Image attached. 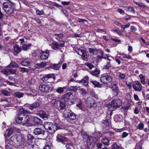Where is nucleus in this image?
Here are the masks:
<instances>
[{
    "mask_svg": "<svg viewBox=\"0 0 149 149\" xmlns=\"http://www.w3.org/2000/svg\"><path fill=\"white\" fill-rule=\"evenodd\" d=\"M97 59L98 60H101L102 58L107 60L109 61H111L112 59H113V57L111 55H109L108 54L105 55L104 56L98 55L97 56Z\"/></svg>",
    "mask_w": 149,
    "mask_h": 149,
    "instance_id": "obj_16",
    "label": "nucleus"
},
{
    "mask_svg": "<svg viewBox=\"0 0 149 149\" xmlns=\"http://www.w3.org/2000/svg\"><path fill=\"white\" fill-rule=\"evenodd\" d=\"M20 71L22 72H27L28 71V69L24 68L19 67Z\"/></svg>",
    "mask_w": 149,
    "mask_h": 149,
    "instance_id": "obj_50",
    "label": "nucleus"
},
{
    "mask_svg": "<svg viewBox=\"0 0 149 149\" xmlns=\"http://www.w3.org/2000/svg\"><path fill=\"white\" fill-rule=\"evenodd\" d=\"M122 147L120 146H118L116 143H114L111 146V148L113 149H121Z\"/></svg>",
    "mask_w": 149,
    "mask_h": 149,
    "instance_id": "obj_41",
    "label": "nucleus"
},
{
    "mask_svg": "<svg viewBox=\"0 0 149 149\" xmlns=\"http://www.w3.org/2000/svg\"><path fill=\"white\" fill-rule=\"evenodd\" d=\"M90 94L91 95L94 97L95 99H98V96L93 91H91L90 93Z\"/></svg>",
    "mask_w": 149,
    "mask_h": 149,
    "instance_id": "obj_52",
    "label": "nucleus"
},
{
    "mask_svg": "<svg viewBox=\"0 0 149 149\" xmlns=\"http://www.w3.org/2000/svg\"><path fill=\"white\" fill-rule=\"evenodd\" d=\"M78 87L77 86H71L69 87L68 88V89L69 91H73L76 92L78 89Z\"/></svg>",
    "mask_w": 149,
    "mask_h": 149,
    "instance_id": "obj_39",
    "label": "nucleus"
},
{
    "mask_svg": "<svg viewBox=\"0 0 149 149\" xmlns=\"http://www.w3.org/2000/svg\"><path fill=\"white\" fill-rule=\"evenodd\" d=\"M29 83L31 84H34L36 82V81L35 79L33 78H31L29 80Z\"/></svg>",
    "mask_w": 149,
    "mask_h": 149,
    "instance_id": "obj_59",
    "label": "nucleus"
},
{
    "mask_svg": "<svg viewBox=\"0 0 149 149\" xmlns=\"http://www.w3.org/2000/svg\"><path fill=\"white\" fill-rule=\"evenodd\" d=\"M134 3H135L136 5H138L139 7L143 8L144 7V5L142 3H138L135 1H134Z\"/></svg>",
    "mask_w": 149,
    "mask_h": 149,
    "instance_id": "obj_54",
    "label": "nucleus"
},
{
    "mask_svg": "<svg viewBox=\"0 0 149 149\" xmlns=\"http://www.w3.org/2000/svg\"><path fill=\"white\" fill-rule=\"evenodd\" d=\"M14 52L17 54H18L21 51V48L17 45H15L14 47Z\"/></svg>",
    "mask_w": 149,
    "mask_h": 149,
    "instance_id": "obj_32",
    "label": "nucleus"
},
{
    "mask_svg": "<svg viewBox=\"0 0 149 149\" xmlns=\"http://www.w3.org/2000/svg\"><path fill=\"white\" fill-rule=\"evenodd\" d=\"M44 11L42 10H36V13L38 15H43L44 14Z\"/></svg>",
    "mask_w": 149,
    "mask_h": 149,
    "instance_id": "obj_57",
    "label": "nucleus"
},
{
    "mask_svg": "<svg viewBox=\"0 0 149 149\" xmlns=\"http://www.w3.org/2000/svg\"><path fill=\"white\" fill-rule=\"evenodd\" d=\"M38 113L42 118L45 119H47L48 118L47 115L45 111H39Z\"/></svg>",
    "mask_w": 149,
    "mask_h": 149,
    "instance_id": "obj_26",
    "label": "nucleus"
},
{
    "mask_svg": "<svg viewBox=\"0 0 149 149\" xmlns=\"http://www.w3.org/2000/svg\"><path fill=\"white\" fill-rule=\"evenodd\" d=\"M36 65L39 68H42L44 67L45 64L43 62H42L40 63H37Z\"/></svg>",
    "mask_w": 149,
    "mask_h": 149,
    "instance_id": "obj_51",
    "label": "nucleus"
},
{
    "mask_svg": "<svg viewBox=\"0 0 149 149\" xmlns=\"http://www.w3.org/2000/svg\"><path fill=\"white\" fill-rule=\"evenodd\" d=\"M125 8H127V11H128L133 13H134L135 12V10H134V8L132 7L131 6H125Z\"/></svg>",
    "mask_w": 149,
    "mask_h": 149,
    "instance_id": "obj_45",
    "label": "nucleus"
},
{
    "mask_svg": "<svg viewBox=\"0 0 149 149\" xmlns=\"http://www.w3.org/2000/svg\"><path fill=\"white\" fill-rule=\"evenodd\" d=\"M90 82L95 87L101 88L102 87V85L96 81L91 80Z\"/></svg>",
    "mask_w": 149,
    "mask_h": 149,
    "instance_id": "obj_30",
    "label": "nucleus"
},
{
    "mask_svg": "<svg viewBox=\"0 0 149 149\" xmlns=\"http://www.w3.org/2000/svg\"><path fill=\"white\" fill-rule=\"evenodd\" d=\"M45 131L40 128H36L33 130V133L36 135H44Z\"/></svg>",
    "mask_w": 149,
    "mask_h": 149,
    "instance_id": "obj_14",
    "label": "nucleus"
},
{
    "mask_svg": "<svg viewBox=\"0 0 149 149\" xmlns=\"http://www.w3.org/2000/svg\"><path fill=\"white\" fill-rule=\"evenodd\" d=\"M89 78L88 76H86L84 77V79L81 80V83L83 84V85L85 86H88V83Z\"/></svg>",
    "mask_w": 149,
    "mask_h": 149,
    "instance_id": "obj_24",
    "label": "nucleus"
},
{
    "mask_svg": "<svg viewBox=\"0 0 149 149\" xmlns=\"http://www.w3.org/2000/svg\"><path fill=\"white\" fill-rule=\"evenodd\" d=\"M118 77L121 79H123L125 77V75L124 74L120 73Z\"/></svg>",
    "mask_w": 149,
    "mask_h": 149,
    "instance_id": "obj_58",
    "label": "nucleus"
},
{
    "mask_svg": "<svg viewBox=\"0 0 149 149\" xmlns=\"http://www.w3.org/2000/svg\"><path fill=\"white\" fill-rule=\"evenodd\" d=\"M37 95L36 92L35 90L32 89L30 91V93L27 94L28 95L34 96Z\"/></svg>",
    "mask_w": 149,
    "mask_h": 149,
    "instance_id": "obj_43",
    "label": "nucleus"
},
{
    "mask_svg": "<svg viewBox=\"0 0 149 149\" xmlns=\"http://www.w3.org/2000/svg\"><path fill=\"white\" fill-rule=\"evenodd\" d=\"M77 21L79 23H81V22L84 23V22H88L87 20L86 19H80V18L78 19L77 20Z\"/></svg>",
    "mask_w": 149,
    "mask_h": 149,
    "instance_id": "obj_55",
    "label": "nucleus"
},
{
    "mask_svg": "<svg viewBox=\"0 0 149 149\" xmlns=\"http://www.w3.org/2000/svg\"><path fill=\"white\" fill-rule=\"evenodd\" d=\"M31 61L30 58H26L24 59L21 62V64L22 66H29L30 65Z\"/></svg>",
    "mask_w": 149,
    "mask_h": 149,
    "instance_id": "obj_19",
    "label": "nucleus"
},
{
    "mask_svg": "<svg viewBox=\"0 0 149 149\" xmlns=\"http://www.w3.org/2000/svg\"><path fill=\"white\" fill-rule=\"evenodd\" d=\"M27 143L30 145V144L32 143L33 140L34 139V138L33 135L28 134L27 136Z\"/></svg>",
    "mask_w": 149,
    "mask_h": 149,
    "instance_id": "obj_27",
    "label": "nucleus"
},
{
    "mask_svg": "<svg viewBox=\"0 0 149 149\" xmlns=\"http://www.w3.org/2000/svg\"><path fill=\"white\" fill-rule=\"evenodd\" d=\"M1 93L3 95L6 96H9L10 95V93L5 90L2 91Z\"/></svg>",
    "mask_w": 149,
    "mask_h": 149,
    "instance_id": "obj_47",
    "label": "nucleus"
},
{
    "mask_svg": "<svg viewBox=\"0 0 149 149\" xmlns=\"http://www.w3.org/2000/svg\"><path fill=\"white\" fill-rule=\"evenodd\" d=\"M100 80L104 84H107L111 82L113 80L112 77L109 75L102 76L100 78Z\"/></svg>",
    "mask_w": 149,
    "mask_h": 149,
    "instance_id": "obj_10",
    "label": "nucleus"
},
{
    "mask_svg": "<svg viewBox=\"0 0 149 149\" xmlns=\"http://www.w3.org/2000/svg\"><path fill=\"white\" fill-rule=\"evenodd\" d=\"M122 105V101L119 99L114 100L112 101L111 102L109 103L107 105L109 110L111 111H113L115 109L119 108Z\"/></svg>",
    "mask_w": 149,
    "mask_h": 149,
    "instance_id": "obj_2",
    "label": "nucleus"
},
{
    "mask_svg": "<svg viewBox=\"0 0 149 149\" xmlns=\"http://www.w3.org/2000/svg\"><path fill=\"white\" fill-rule=\"evenodd\" d=\"M120 54L122 56L123 58H126L128 59H132V58L130 55H127L124 53H120Z\"/></svg>",
    "mask_w": 149,
    "mask_h": 149,
    "instance_id": "obj_38",
    "label": "nucleus"
},
{
    "mask_svg": "<svg viewBox=\"0 0 149 149\" xmlns=\"http://www.w3.org/2000/svg\"><path fill=\"white\" fill-rule=\"evenodd\" d=\"M66 87H59L56 90V91L59 94H62L64 91V90L66 89Z\"/></svg>",
    "mask_w": 149,
    "mask_h": 149,
    "instance_id": "obj_34",
    "label": "nucleus"
},
{
    "mask_svg": "<svg viewBox=\"0 0 149 149\" xmlns=\"http://www.w3.org/2000/svg\"><path fill=\"white\" fill-rule=\"evenodd\" d=\"M95 139L94 137L91 136L88 138L87 143L88 145H90L93 142V139Z\"/></svg>",
    "mask_w": 149,
    "mask_h": 149,
    "instance_id": "obj_36",
    "label": "nucleus"
},
{
    "mask_svg": "<svg viewBox=\"0 0 149 149\" xmlns=\"http://www.w3.org/2000/svg\"><path fill=\"white\" fill-rule=\"evenodd\" d=\"M102 123L105 126H107L109 125V123L108 120L107 119L105 120H103L102 121Z\"/></svg>",
    "mask_w": 149,
    "mask_h": 149,
    "instance_id": "obj_49",
    "label": "nucleus"
},
{
    "mask_svg": "<svg viewBox=\"0 0 149 149\" xmlns=\"http://www.w3.org/2000/svg\"><path fill=\"white\" fill-rule=\"evenodd\" d=\"M28 111L25 110L23 108H21L19 110V113L17 114L15 118V121L17 123H19L21 122V121L23 119V117L26 115V113H28Z\"/></svg>",
    "mask_w": 149,
    "mask_h": 149,
    "instance_id": "obj_5",
    "label": "nucleus"
},
{
    "mask_svg": "<svg viewBox=\"0 0 149 149\" xmlns=\"http://www.w3.org/2000/svg\"><path fill=\"white\" fill-rule=\"evenodd\" d=\"M109 140L106 138H104L102 140V143L107 146L109 145Z\"/></svg>",
    "mask_w": 149,
    "mask_h": 149,
    "instance_id": "obj_40",
    "label": "nucleus"
},
{
    "mask_svg": "<svg viewBox=\"0 0 149 149\" xmlns=\"http://www.w3.org/2000/svg\"><path fill=\"white\" fill-rule=\"evenodd\" d=\"M31 46V44H29L27 45H23L22 46V49L24 51H26L28 49H29Z\"/></svg>",
    "mask_w": 149,
    "mask_h": 149,
    "instance_id": "obj_33",
    "label": "nucleus"
},
{
    "mask_svg": "<svg viewBox=\"0 0 149 149\" xmlns=\"http://www.w3.org/2000/svg\"><path fill=\"white\" fill-rule=\"evenodd\" d=\"M80 91L81 94L82 95H84L86 93V92L85 90L83 88H80Z\"/></svg>",
    "mask_w": 149,
    "mask_h": 149,
    "instance_id": "obj_62",
    "label": "nucleus"
},
{
    "mask_svg": "<svg viewBox=\"0 0 149 149\" xmlns=\"http://www.w3.org/2000/svg\"><path fill=\"white\" fill-rule=\"evenodd\" d=\"M112 67L111 64L110 62H107L106 65L103 66V69L106 70H109Z\"/></svg>",
    "mask_w": 149,
    "mask_h": 149,
    "instance_id": "obj_37",
    "label": "nucleus"
},
{
    "mask_svg": "<svg viewBox=\"0 0 149 149\" xmlns=\"http://www.w3.org/2000/svg\"><path fill=\"white\" fill-rule=\"evenodd\" d=\"M60 67V66L58 64H52L50 66V67L51 68L55 70H58Z\"/></svg>",
    "mask_w": 149,
    "mask_h": 149,
    "instance_id": "obj_35",
    "label": "nucleus"
},
{
    "mask_svg": "<svg viewBox=\"0 0 149 149\" xmlns=\"http://www.w3.org/2000/svg\"><path fill=\"white\" fill-rule=\"evenodd\" d=\"M14 132L15 133H19L20 132L21 130L17 128L13 127Z\"/></svg>",
    "mask_w": 149,
    "mask_h": 149,
    "instance_id": "obj_63",
    "label": "nucleus"
},
{
    "mask_svg": "<svg viewBox=\"0 0 149 149\" xmlns=\"http://www.w3.org/2000/svg\"><path fill=\"white\" fill-rule=\"evenodd\" d=\"M49 56V51L47 50L45 52L42 51L40 54V58L42 60H45L48 58Z\"/></svg>",
    "mask_w": 149,
    "mask_h": 149,
    "instance_id": "obj_20",
    "label": "nucleus"
},
{
    "mask_svg": "<svg viewBox=\"0 0 149 149\" xmlns=\"http://www.w3.org/2000/svg\"><path fill=\"white\" fill-rule=\"evenodd\" d=\"M56 138L57 141L61 142L64 144L66 143V138L64 136L60 134H58L56 136Z\"/></svg>",
    "mask_w": 149,
    "mask_h": 149,
    "instance_id": "obj_13",
    "label": "nucleus"
},
{
    "mask_svg": "<svg viewBox=\"0 0 149 149\" xmlns=\"http://www.w3.org/2000/svg\"><path fill=\"white\" fill-rule=\"evenodd\" d=\"M1 72L2 73L6 75H10V74L9 68L8 69H3L2 70Z\"/></svg>",
    "mask_w": 149,
    "mask_h": 149,
    "instance_id": "obj_42",
    "label": "nucleus"
},
{
    "mask_svg": "<svg viewBox=\"0 0 149 149\" xmlns=\"http://www.w3.org/2000/svg\"><path fill=\"white\" fill-rule=\"evenodd\" d=\"M54 77V74H49L45 75L44 77L42 78V80L44 81H47L49 82H51L52 81L49 82V79L51 78H53Z\"/></svg>",
    "mask_w": 149,
    "mask_h": 149,
    "instance_id": "obj_17",
    "label": "nucleus"
},
{
    "mask_svg": "<svg viewBox=\"0 0 149 149\" xmlns=\"http://www.w3.org/2000/svg\"><path fill=\"white\" fill-rule=\"evenodd\" d=\"M14 132L13 127H12L9 129H8L6 131V133H7V135L9 136L10 134H11L12 132Z\"/></svg>",
    "mask_w": 149,
    "mask_h": 149,
    "instance_id": "obj_44",
    "label": "nucleus"
},
{
    "mask_svg": "<svg viewBox=\"0 0 149 149\" xmlns=\"http://www.w3.org/2000/svg\"><path fill=\"white\" fill-rule=\"evenodd\" d=\"M40 106V104L38 102H36L31 104H25L24 105V107H27L31 110H33L34 109H36Z\"/></svg>",
    "mask_w": 149,
    "mask_h": 149,
    "instance_id": "obj_11",
    "label": "nucleus"
},
{
    "mask_svg": "<svg viewBox=\"0 0 149 149\" xmlns=\"http://www.w3.org/2000/svg\"><path fill=\"white\" fill-rule=\"evenodd\" d=\"M86 106L90 108H92V107L95 108L97 105V103L95 102L93 98L91 97H87L86 101Z\"/></svg>",
    "mask_w": 149,
    "mask_h": 149,
    "instance_id": "obj_8",
    "label": "nucleus"
},
{
    "mask_svg": "<svg viewBox=\"0 0 149 149\" xmlns=\"http://www.w3.org/2000/svg\"><path fill=\"white\" fill-rule=\"evenodd\" d=\"M18 136H21V138L20 139V141H18V142L19 143V146L20 145L21 143L22 142H23L25 140V138L24 136H22V135L20 134H18Z\"/></svg>",
    "mask_w": 149,
    "mask_h": 149,
    "instance_id": "obj_53",
    "label": "nucleus"
},
{
    "mask_svg": "<svg viewBox=\"0 0 149 149\" xmlns=\"http://www.w3.org/2000/svg\"><path fill=\"white\" fill-rule=\"evenodd\" d=\"M10 72V74H16V71L12 69L9 68Z\"/></svg>",
    "mask_w": 149,
    "mask_h": 149,
    "instance_id": "obj_64",
    "label": "nucleus"
},
{
    "mask_svg": "<svg viewBox=\"0 0 149 149\" xmlns=\"http://www.w3.org/2000/svg\"><path fill=\"white\" fill-rule=\"evenodd\" d=\"M100 70L98 69H96L94 70L91 71L90 73L93 75L97 77L100 73Z\"/></svg>",
    "mask_w": 149,
    "mask_h": 149,
    "instance_id": "obj_28",
    "label": "nucleus"
},
{
    "mask_svg": "<svg viewBox=\"0 0 149 149\" xmlns=\"http://www.w3.org/2000/svg\"><path fill=\"white\" fill-rule=\"evenodd\" d=\"M132 86L133 89L135 91H141L142 90V85L138 81H136V85L133 84Z\"/></svg>",
    "mask_w": 149,
    "mask_h": 149,
    "instance_id": "obj_15",
    "label": "nucleus"
},
{
    "mask_svg": "<svg viewBox=\"0 0 149 149\" xmlns=\"http://www.w3.org/2000/svg\"><path fill=\"white\" fill-rule=\"evenodd\" d=\"M49 87L48 85L45 84H42L40 85L39 87V90L42 92H48L49 90Z\"/></svg>",
    "mask_w": 149,
    "mask_h": 149,
    "instance_id": "obj_18",
    "label": "nucleus"
},
{
    "mask_svg": "<svg viewBox=\"0 0 149 149\" xmlns=\"http://www.w3.org/2000/svg\"><path fill=\"white\" fill-rule=\"evenodd\" d=\"M85 65L88 67L90 69H91L94 67V65L90 63H86Z\"/></svg>",
    "mask_w": 149,
    "mask_h": 149,
    "instance_id": "obj_46",
    "label": "nucleus"
},
{
    "mask_svg": "<svg viewBox=\"0 0 149 149\" xmlns=\"http://www.w3.org/2000/svg\"><path fill=\"white\" fill-rule=\"evenodd\" d=\"M21 137L18 136V134H14L8 140L7 143L10 145H15L19 146V143L18 141H20Z\"/></svg>",
    "mask_w": 149,
    "mask_h": 149,
    "instance_id": "obj_3",
    "label": "nucleus"
},
{
    "mask_svg": "<svg viewBox=\"0 0 149 149\" xmlns=\"http://www.w3.org/2000/svg\"><path fill=\"white\" fill-rule=\"evenodd\" d=\"M8 143H7V140L6 139V145L5 148L6 149H11V147L8 145Z\"/></svg>",
    "mask_w": 149,
    "mask_h": 149,
    "instance_id": "obj_60",
    "label": "nucleus"
},
{
    "mask_svg": "<svg viewBox=\"0 0 149 149\" xmlns=\"http://www.w3.org/2000/svg\"><path fill=\"white\" fill-rule=\"evenodd\" d=\"M44 126L47 132L50 134L54 133L56 130V127L51 123L45 122L44 124Z\"/></svg>",
    "mask_w": 149,
    "mask_h": 149,
    "instance_id": "obj_4",
    "label": "nucleus"
},
{
    "mask_svg": "<svg viewBox=\"0 0 149 149\" xmlns=\"http://www.w3.org/2000/svg\"><path fill=\"white\" fill-rule=\"evenodd\" d=\"M65 42L62 40L58 41V42L55 41H53L49 46H51V48L54 50H56L60 49V47H63L64 46Z\"/></svg>",
    "mask_w": 149,
    "mask_h": 149,
    "instance_id": "obj_7",
    "label": "nucleus"
},
{
    "mask_svg": "<svg viewBox=\"0 0 149 149\" xmlns=\"http://www.w3.org/2000/svg\"><path fill=\"white\" fill-rule=\"evenodd\" d=\"M66 102L64 100H61L59 102H58L56 108L59 110H61L65 109L66 108Z\"/></svg>",
    "mask_w": 149,
    "mask_h": 149,
    "instance_id": "obj_12",
    "label": "nucleus"
},
{
    "mask_svg": "<svg viewBox=\"0 0 149 149\" xmlns=\"http://www.w3.org/2000/svg\"><path fill=\"white\" fill-rule=\"evenodd\" d=\"M138 128L139 129L141 130L144 127V125L142 123H139L138 124Z\"/></svg>",
    "mask_w": 149,
    "mask_h": 149,
    "instance_id": "obj_61",
    "label": "nucleus"
},
{
    "mask_svg": "<svg viewBox=\"0 0 149 149\" xmlns=\"http://www.w3.org/2000/svg\"><path fill=\"white\" fill-rule=\"evenodd\" d=\"M33 121L35 125H41L43 123L42 120L37 117H34L33 119Z\"/></svg>",
    "mask_w": 149,
    "mask_h": 149,
    "instance_id": "obj_23",
    "label": "nucleus"
},
{
    "mask_svg": "<svg viewBox=\"0 0 149 149\" xmlns=\"http://www.w3.org/2000/svg\"><path fill=\"white\" fill-rule=\"evenodd\" d=\"M112 85L113 86H116V87L114 88V90L115 91L117 92V91L118 90V86H116L118 84L116 82L114 81L112 83Z\"/></svg>",
    "mask_w": 149,
    "mask_h": 149,
    "instance_id": "obj_56",
    "label": "nucleus"
},
{
    "mask_svg": "<svg viewBox=\"0 0 149 149\" xmlns=\"http://www.w3.org/2000/svg\"><path fill=\"white\" fill-rule=\"evenodd\" d=\"M64 116L68 121L70 120H74L76 119V115L72 111L69 110H65L63 112Z\"/></svg>",
    "mask_w": 149,
    "mask_h": 149,
    "instance_id": "obj_6",
    "label": "nucleus"
},
{
    "mask_svg": "<svg viewBox=\"0 0 149 149\" xmlns=\"http://www.w3.org/2000/svg\"><path fill=\"white\" fill-rule=\"evenodd\" d=\"M75 51L79 55L81 56V58L83 60H87V55L86 51L78 47L75 48Z\"/></svg>",
    "mask_w": 149,
    "mask_h": 149,
    "instance_id": "obj_9",
    "label": "nucleus"
},
{
    "mask_svg": "<svg viewBox=\"0 0 149 149\" xmlns=\"http://www.w3.org/2000/svg\"><path fill=\"white\" fill-rule=\"evenodd\" d=\"M29 119V117L28 115H25V116L23 117V119L21 121V122H20V123H18L23 125H25L28 123Z\"/></svg>",
    "mask_w": 149,
    "mask_h": 149,
    "instance_id": "obj_22",
    "label": "nucleus"
},
{
    "mask_svg": "<svg viewBox=\"0 0 149 149\" xmlns=\"http://www.w3.org/2000/svg\"><path fill=\"white\" fill-rule=\"evenodd\" d=\"M3 8L8 14H10L13 11V3L9 0L3 3Z\"/></svg>",
    "mask_w": 149,
    "mask_h": 149,
    "instance_id": "obj_1",
    "label": "nucleus"
},
{
    "mask_svg": "<svg viewBox=\"0 0 149 149\" xmlns=\"http://www.w3.org/2000/svg\"><path fill=\"white\" fill-rule=\"evenodd\" d=\"M71 95H72V93L71 92H68L65 94L61 96V100H64L65 101V102H66V101H67L69 100L70 96Z\"/></svg>",
    "mask_w": 149,
    "mask_h": 149,
    "instance_id": "obj_21",
    "label": "nucleus"
},
{
    "mask_svg": "<svg viewBox=\"0 0 149 149\" xmlns=\"http://www.w3.org/2000/svg\"><path fill=\"white\" fill-rule=\"evenodd\" d=\"M19 67V65L15 61H12L8 66V68L11 67L13 68H15L18 67Z\"/></svg>",
    "mask_w": 149,
    "mask_h": 149,
    "instance_id": "obj_31",
    "label": "nucleus"
},
{
    "mask_svg": "<svg viewBox=\"0 0 149 149\" xmlns=\"http://www.w3.org/2000/svg\"><path fill=\"white\" fill-rule=\"evenodd\" d=\"M82 102L81 100H79L78 104H77V107L80 109H82Z\"/></svg>",
    "mask_w": 149,
    "mask_h": 149,
    "instance_id": "obj_48",
    "label": "nucleus"
},
{
    "mask_svg": "<svg viewBox=\"0 0 149 149\" xmlns=\"http://www.w3.org/2000/svg\"><path fill=\"white\" fill-rule=\"evenodd\" d=\"M24 95V93H23L17 92L13 94V96L15 97L20 98L22 97Z\"/></svg>",
    "mask_w": 149,
    "mask_h": 149,
    "instance_id": "obj_29",
    "label": "nucleus"
},
{
    "mask_svg": "<svg viewBox=\"0 0 149 149\" xmlns=\"http://www.w3.org/2000/svg\"><path fill=\"white\" fill-rule=\"evenodd\" d=\"M89 53L92 54L93 55H96L97 54L98 50L96 48H89L88 49Z\"/></svg>",
    "mask_w": 149,
    "mask_h": 149,
    "instance_id": "obj_25",
    "label": "nucleus"
}]
</instances>
